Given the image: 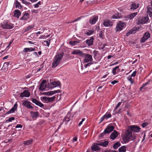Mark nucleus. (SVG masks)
<instances>
[{
    "mask_svg": "<svg viewBox=\"0 0 152 152\" xmlns=\"http://www.w3.org/2000/svg\"><path fill=\"white\" fill-rule=\"evenodd\" d=\"M129 129L128 128L126 132L124 137H123V140L125 142H128L129 140H134L136 138V136L134 134L130 131Z\"/></svg>",
    "mask_w": 152,
    "mask_h": 152,
    "instance_id": "obj_1",
    "label": "nucleus"
},
{
    "mask_svg": "<svg viewBox=\"0 0 152 152\" xmlns=\"http://www.w3.org/2000/svg\"><path fill=\"white\" fill-rule=\"evenodd\" d=\"M63 57V54L58 53L56 54L53 60L52 67L55 68L59 64Z\"/></svg>",
    "mask_w": 152,
    "mask_h": 152,
    "instance_id": "obj_2",
    "label": "nucleus"
},
{
    "mask_svg": "<svg viewBox=\"0 0 152 152\" xmlns=\"http://www.w3.org/2000/svg\"><path fill=\"white\" fill-rule=\"evenodd\" d=\"M56 98V96H54L51 97L46 96L41 97L40 98V99L43 103H48L53 102L55 100Z\"/></svg>",
    "mask_w": 152,
    "mask_h": 152,
    "instance_id": "obj_3",
    "label": "nucleus"
},
{
    "mask_svg": "<svg viewBox=\"0 0 152 152\" xmlns=\"http://www.w3.org/2000/svg\"><path fill=\"white\" fill-rule=\"evenodd\" d=\"M81 57L83 58V61L85 63H87L93 61L92 56L89 54L83 53Z\"/></svg>",
    "mask_w": 152,
    "mask_h": 152,
    "instance_id": "obj_4",
    "label": "nucleus"
},
{
    "mask_svg": "<svg viewBox=\"0 0 152 152\" xmlns=\"http://www.w3.org/2000/svg\"><path fill=\"white\" fill-rule=\"evenodd\" d=\"M126 24L125 23L121 21H120L117 25L116 26L115 28L116 32L119 31H121L123 28L125 27Z\"/></svg>",
    "mask_w": 152,
    "mask_h": 152,
    "instance_id": "obj_5",
    "label": "nucleus"
},
{
    "mask_svg": "<svg viewBox=\"0 0 152 152\" xmlns=\"http://www.w3.org/2000/svg\"><path fill=\"white\" fill-rule=\"evenodd\" d=\"M139 3L136 1H132L131 2L130 6V10H134L139 7Z\"/></svg>",
    "mask_w": 152,
    "mask_h": 152,
    "instance_id": "obj_6",
    "label": "nucleus"
},
{
    "mask_svg": "<svg viewBox=\"0 0 152 152\" xmlns=\"http://www.w3.org/2000/svg\"><path fill=\"white\" fill-rule=\"evenodd\" d=\"M128 128L130 131L135 132H139L140 130V128L139 126L135 125L131 126L129 127Z\"/></svg>",
    "mask_w": 152,
    "mask_h": 152,
    "instance_id": "obj_7",
    "label": "nucleus"
},
{
    "mask_svg": "<svg viewBox=\"0 0 152 152\" xmlns=\"http://www.w3.org/2000/svg\"><path fill=\"white\" fill-rule=\"evenodd\" d=\"M1 27L4 29H11L13 28L14 26L13 25L12 23H5L2 24Z\"/></svg>",
    "mask_w": 152,
    "mask_h": 152,
    "instance_id": "obj_8",
    "label": "nucleus"
},
{
    "mask_svg": "<svg viewBox=\"0 0 152 152\" xmlns=\"http://www.w3.org/2000/svg\"><path fill=\"white\" fill-rule=\"evenodd\" d=\"M150 37V34L148 32H146L143 36L142 37L141 39L140 42L142 43L144 42L146 40Z\"/></svg>",
    "mask_w": 152,
    "mask_h": 152,
    "instance_id": "obj_9",
    "label": "nucleus"
},
{
    "mask_svg": "<svg viewBox=\"0 0 152 152\" xmlns=\"http://www.w3.org/2000/svg\"><path fill=\"white\" fill-rule=\"evenodd\" d=\"M60 90H55L53 91H50L48 92H44L42 94L45 95L47 96H51L54 94L59 92Z\"/></svg>",
    "mask_w": 152,
    "mask_h": 152,
    "instance_id": "obj_10",
    "label": "nucleus"
},
{
    "mask_svg": "<svg viewBox=\"0 0 152 152\" xmlns=\"http://www.w3.org/2000/svg\"><path fill=\"white\" fill-rule=\"evenodd\" d=\"M31 103L30 102L26 100L23 101L22 105L26 107V108L29 109H33V107L30 104Z\"/></svg>",
    "mask_w": 152,
    "mask_h": 152,
    "instance_id": "obj_11",
    "label": "nucleus"
},
{
    "mask_svg": "<svg viewBox=\"0 0 152 152\" xmlns=\"http://www.w3.org/2000/svg\"><path fill=\"white\" fill-rule=\"evenodd\" d=\"M98 19V17L95 15L91 17L89 20V22L91 24H94L95 23Z\"/></svg>",
    "mask_w": 152,
    "mask_h": 152,
    "instance_id": "obj_12",
    "label": "nucleus"
},
{
    "mask_svg": "<svg viewBox=\"0 0 152 152\" xmlns=\"http://www.w3.org/2000/svg\"><path fill=\"white\" fill-rule=\"evenodd\" d=\"M83 53L80 50H74L72 52L71 54L73 55H78L82 56Z\"/></svg>",
    "mask_w": 152,
    "mask_h": 152,
    "instance_id": "obj_13",
    "label": "nucleus"
},
{
    "mask_svg": "<svg viewBox=\"0 0 152 152\" xmlns=\"http://www.w3.org/2000/svg\"><path fill=\"white\" fill-rule=\"evenodd\" d=\"M30 93L28 91L25 90L23 93L20 94V96L21 97H29L30 96Z\"/></svg>",
    "mask_w": 152,
    "mask_h": 152,
    "instance_id": "obj_14",
    "label": "nucleus"
},
{
    "mask_svg": "<svg viewBox=\"0 0 152 152\" xmlns=\"http://www.w3.org/2000/svg\"><path fill=\"white\" fill-rule=\"evenodd\" d=\"M31 101L33 103H35V104L40 107H44V105L42 103L36 99H32Z\"/></svg>",
    "mask_w": 152,
    "mask_h": 152,
    "instance_id": "obj_15",
    "label": "nucleus"
},
{
    "mask_svg": "<svg viewBox=\"0 0 152 152\" xmlns=\"http://www.w3.org/2000/svg\"><path fill=\"white\" fill-rule=\"evenodd\" d=\"M46 80H43L41 82L40 84V87L39 88V89L42 91H43L44 90L45 88H46Z\"/></svg>",
    "mask_w": 152,
    "mask_h": 152,
    "instance_id": "obj_16",
    "label": "nucleus"
},
{
    "mask_svg": "<svg viewBox=\"0 0 152 152\" xmlns=\"http://www.w3.org/2000/svg\"><path fill=\"white\" fill-rule=\"evenodd\" d=\"M114 129V128L113 126H107L104 132L105 134L109 133L112 131Z\"/></svg>",
    "mask_w": 152,
    "mask_h": 152,
    "instance_id": "obj_17",
    "label": "nucleus"
},
{
    "mask_svg": "<svg viewBox=\"0 0 152 152\" xmlns=\"http://www.w3.org/2000/svg\"><path fill=\"white\" fill-rule=\"evenodd\" d=\"M148 20V17L146 16L140 19L139 21V22L142 24H144L147 23Z\"/></svg>",
    "mask_w": 152,
    "mask_h": 152,
    "instance_id": "obj_18",
    "label": "nucleus"
},
{
    "mask_svg": "<svg viewBox=\"0 0 152 152\" xmlns=\"http://www.w3.org/2000/svg\"><path fill=\"white\" fill-rule=\"evenodd\" d=\"M103 24L104 26L108 27L112 26L113 25V23L112 22L110 21L109 20H106L104 21Z\"/></svg>",
    "mask_w": 152,
    "mask_h": 152,
    "instance_id": "obj_19",
    "label": "nucleus"
},
{
    "mask_svg": "<svg viewBox=\"0 0 152 152\" xmlns=\"http://www.w3.org/2000/svg\"><path fill=\"white\" fill-rule=\"evenodd\" d=\"M97 143H94L91 147V149L92 151H94L99 150V147Z\"/></svg>",
    "mask_w": 152,
    "mask_h": 152,
    "instance_id": "obj_20",
    "label": "nucleus"
},
{
    "mask_svg": "<svg viewBox=\"0 0 152 152\" xmlns=\"http://www.w3.org/2000/svg\"><path fill=\"white\" fill-rule=\"evenodd\" d=\"M118 134L117 132L115 130L110 135V138L113 140H114L118 136Z\"/></svg>",
    "mask_w": 152,
    "mask_h": 152,
    "instance_id": "obj_21",
    "label": "nucleus"
},
{
    "mask_svg": "<svg viewBox=\"0 0 152 152\" xmlns=\"http://www.w3.org/2000/svg\"><path fill=\"white\" fill-rule=\"evenodd\" d=\"M119 66H117L113 69L112 72L113 75H115L117 74L118 72H119L120 69H119Z\"/></svg>",
    "mask_w": 152,
    "mask_h": 152,
    "instance_id": "obj_22",
    "label": "nucleus"
},
{
    "mask_svg": "<svg viewBox=\"0 0 152 152\" xmlns=\"http://www.w3.org/2000/svg\"><path fill=\"white\" fill-rule=\"evenodd\" d=\"M94 38L91 37L90 39L86 40V43L88 46L92 45L93 44Z\"/></svg>",
    "mask_w": 152,
    "mask_h": 152,
    "instance_id": "obj_23",
    "label": "nucleus"
},
{
    "mask_svg": "<svg viewBox=\"0 0 152 152\" xmlns=\"http://www.w3.org/2000/svg\"><path fill=\"white\" fill-rule=\"evenodd\" d=\"M137 14V12L130 14L127 16V18L130 20L132 19Z\"/></svg>",
    "mask_w": 152,
    "mask_h": 152,
    "instance_id": "obj_24",
    "label": "nucleus"
},
{
    "mask_svg": "<svg viewBox=\"0 0 152 152\" xmlns=\"http://www.w3.org/2000/svg\"><path fill=\"white\" fill-rule=\"evenodd\" d=\"M53 86V87H56L60 85V82L59 81H54L50 83Z\"/></svg>",
    "mask_w": 152,
    "mask_h": 152,
    "instance_id": "obj_25",
    "label": "nucleus"
},
{
    "mask_svg": "<svg viewBox=\"0 0 152 152\" xmlns=\"http://www.w3.org/2000/svg\"><path fill=\"white\" fill-rule=\"evenodd\" d=\"M108 144V142L107 141H104V142H97V144L99 145L103 146L104 147L107 146Z\"/></svg>",
    "mask_w": 152,
    "mask_h": 152,
    "instance_id": "obj_26",
    "label": "nucleus"
},
{
    "mask_svg": "<svg viewBox=\"0 0 152 152\" xmlns=\"http://www.w3.org/2000/svg\"><path fill=\"white\" fill-rule=\"evenodd\" d=\"M17 108V104H14V107H12L10 110L8 111L7 113L8 114L12 113L14 112L15 110V109Z\"/></svg>",
    "mask_w": 152,
    "mask_h": 152,
    "instance_id": "obj_27",
    "label": "nucleus"
},
{
    "mask_svg": "<svg viewBox=\"0 0 152 152\" xmlns=\"http://www.w3.org/2000/svg\"><path fill=\"white\" fill-rule=\"evenodd\" d=\"M21 14V13L20 11L18 10H15L14 12V16L18 18L20 16Z\"/></svg>",
    "mask_w": 152,
    "mask_h": 152,
    "instance_id": "obj_28",
    "label": "nucleus"
},
{
    "mask_svg": "<svg viewBox=\"0 0 152 152\" xmlns=\"http://www.w3.org/2000/svg\"><path fill=\"white\" fill-rule=\"evenodd\" d=\"M31 115L33 118H35L37 117L39 115V113L38 112H31Z\"/></svg>",
    "mask_w": 152,
    "mask_h": 152,
    "instance_id": "obj_29",
    "label": "nucleus"
},
{
    "mask_svg": "<svg viewBox=\"0 0 152 152\" xmlns=\"http://www.w3.org/2000/svg\"><path fill=\"white\" fill-rule=\"evenodd\" d=\"M9 62H7L4 63L2 67V69L4 71L7 70L8 69V66L9 65Z\"/></svg>",
    "mask_w": 152,
    "mask_h": 152,
    "instance_id": "obj_30",
    "label": "nucleus"
},
{
    "mask_svg": "<svg viewBox=\"0 0 152 152\" xmlns=\"http://www.w3.org/2000/svg\"><path fill=\"white\" fill-rule=\"evenodd\" d=\"M29 17V14L28 13H25L23 16L22 17L21 20H24L26 21L28 18Z\"/></svg>",
    "mask_w": 152,
    "mask_h": 152,
    "instance_id": "obj_31",
    "label": "nucleus"
},
{
    "mask_svg": "<svg viewBox=\"0 0 152 152\" xmlns=\"http://www.w3.org/2000/svg\"><path fill=\"white\" fill-rule=\"evenodd\" d=\"M33 141V140L32 139H30L24 141L23 142V143L25 145H28L31 144L32 143Z\"/></svg>",
    "mask_w": 152,
    "mask_h": 152,
    "instance_id": "obj_32",
    "label": "nucleus"
},
{
    "mask_svg": "<svg viewBox=\"0 0 152 152\" xmlns=\"http://www.w3.org/2000/svg\"><path fill=\"white\" fill-rule=\"evenodd\" d=\"M148 12L149 14L150 17H152V12L151 11V7L150 6H148L147 7Z\"/></svg>",
    "mask_w": 152,
    "mask_h": 152,
    "instance_id": "obj_33",
    "label": "nucleus"
},
{
    "mask_svg": "<svg viewBox=\"0 0 152 152\" xmlns=\"http://www.w3.org/2000/svg\"><path fill=\"white\" fill-rule=\"evenodd\" d=\"M118 150L120 152H125L126 151V147L125 146L121 147L119 148Z\"/></svg>",
    "mask_w": 152,
    "mask_h": 152,
    "instance_id": "obj_34",
    "label": "nucleus"
},
{
    "mask_svg": "<svg viewBox=\"0 0 152 152\" xmlns=\"http://www.w3.org/2000/svg\"><path fill=\"white\" fill-rule=\"evenodd\" d=\"M94 31L93 30H88L86 31V34L90 35L93 34Z\"/></svg>",
    "mask_w": 152,
    "mask_h": 152,
    "instance_id": "obj_35",
    "label": "nucleus"
},
{
    "mask_svg": "<svg viewBox=\"0 0 152 152\" xmlns=\"http://www.w3.org/2000/svg\"><path fill=\"white\" fill-rule=\"evenodd\" d=\"M42 1H39L37 4H34L33 5L34 7V8H38L39 7V6L42 5Z\"/></svg>",
    "mask_w": 152,
    "mask_h": 152,
    "instance_id": "obj_36",
    "label": "nucleus"
},
{
    "mask_svg": "<svg viewBox=\"0 0 152 152\" xmlns=\"http://www.w3.org/2000/svg\"><path fill=\"white\" fill-rule=\"evenodd\" d=\"M121 146V144L119 142H117L115 143L113 146L114 149H117L118 147Z\"/></svg>",
    "mask_w": 152,
    "mask_h": 152,
    "instance_id": "obj_37",
    "label": "nucleus"
},
{
    "mask_svg": "<svg viewBox=\"0 0 152 152\" xmlns=\"http://www.w3.org/2000/svg\"><path fill=\"white\" fill-rule=\"evenodd\" d=\"M15 1H16L15 3L16 7L19 8V7H20V8H21V6L20 3L17 0H15Z\"/></svg>",
    "mask_w": 152,
    "mask_h": 152,
    "instance_id": "obj_38",
    "label": "nucleus"
},
{
    "mask_svg": "<svg viewBox=\"0 0 152 152\" xmlns=\"http://www.w3.org/2000/svg\"><path fill=\"white\" fill-rule=\"evenodd\" d=\"M80 42V41H70L69 42L70 44L74 45L77 44V43H79Z\"/></svg>",
    "mask_w": 152,
    "mask_h": 152,
    "instance_id": "obj_39",
    "label": "nucleus"
},
{
    "mask_svg": "<svg viewBox=\"0 0 152 152\" xmlns=\"http://www.w3.org/2000/svg\"><path fill=\"white\" fill-rule=\"evenodd\" d=\"M127 79L130 82L131 84H132L133 83L134 81V80L132 78L131 76H129L127 77Z\"/></svg>",
    "mask_w": 152,
    "mask_h": 152,
    "instance_id": "obj_40",
    "label": "nucleus"
},
{
    "mask_svg": "<svg viewBox=\"0 0 152 152\" xmlns=\"http://www.w3.org/2000/svg\"><path fill=\"white\" fill-rule=\"evenodd\" d=\"M33 26H29L27 28H25L24 30V31L26 32L27 31L29 30H30L31 28H33Z\"/></svg>",
    "mask_w": 152,
    "mask_h": 152,
    "instance_id": "obj_41",
    "label": "nucleus"
},
{
    "mask_svg": "<svg viewBox=\"0 0 152 152\" xmlns=\"http://www.w3.org/2000/svg\"><path fill=\"white\" fill-rule=\"evenodd\" d=\"M104 116H105V118L107 119L110 118L111 116V115L110 113H109L108 114H106L104 115Z\"/></svg>",
    "mask_w": 152,
    "mask_h": 152,
    "instance_id": "obj_42",
    "label": "nucleus"
},
{
    "mask_svg": "<svg viewBox=\"0 0 152 152\" xmlns=\"http://www.w3.org/2000/svg\"><path fill=\"white\" fill-rule=\"evenodd\" d=\"M23 52L25 53H27L30 52L29 48H24Z\"/></svg>",
    "mask_w": 152,
    "mask_h": 152,
    "instance_id": "obj_43",
    "label": "nucleus"
},
{
    "mask_svg": "<svg viewBox=\"0 0 152 152\" xmlns=\"http://www.w3.org/2000/svg\"><path fill=\"white\" fill-rule=\"evenodd\" d=\"M136 71H134L133 72V73L131 74V75H130L129 76H131V77H134L136 75Z\"/></svg>",
    "mask_w": 152,
    "mask_h": 152,
    "instance_id": "obj_44",
    "label": "nucleus"
},
{
    "mask_svg": "<svg viewBox=\"0 0 152 152\" xmlns=\"http://www.w3.org/2000/svg\"><path fill=\"white\" fill-rule=\"evenodd\" d=\"M37 47H35L34 48H29L30 52H31L34 51L36 50V48H37Z\"/></svg>",
    "mask_w": 152,
    "mask_h": 152,
    "instance_id": "obj_45",
    "label": "nucleus"
},
{
    "mask_svg": "<svg viewBox=\"0 0 152 152\" xmlns=\"http://www.w3.org/2000/svg\"><path fill=\"white\" fill-rule=\"evenodd\" d=\"M44 42H45L46 43V44L47 46L48 47L50 43V40H49L48 41H44Z\"/></svg>",
    "mask_w": 152,
    "mask_h": 152,
    "instance_id": "obj_46",
    "label": "nucleus"
},
{
    "mask_svg": "<svg viewBox=\"0 0 152 152\" xmlns=\"http://www.w3.org/2000/svg\"><path fill=\"white\" fill-rule=\"evenodd\" d=\"M15 119V118L14 117H11L10 118H8V119L7 120V121H9V122H11L13 120Z\"/></svg>",
    "mask_w": 152,
    "mask_h": 152,
    "instance_id": "obj_47",
    "label": "nucleus"
},
{
    "mask_svg": "<svg viewBox=\"0 0 152 152\" xmlns=\"http://www.w3.org/2000/svg\"><path fill=\"white\" fill-rule=\"evenodd\" d=\"M148 124L147 123H144L142 124V127L144 128L146 127L147 126Z\"/></svg>",
    "mask_w": 152,
    "mask_h": 152,
    "instance_id": "obj_48",
    "label": "nucleus"
},
{
    "mask_svg": "<svg viewBox=\"0 0 152 152\" xmlns=\"http://www.w3.org/2000/svg\"><path fill=\"white\" fill-rule=\"evenodd\" d=\"M112 18L113 19H117L119 18L120 17L119 16H118L117 15H114L112 16Z\"/></svg>",
    "mask_w": 152,
    "mask_h": 152,
    "instance_id": "obj_49",
    "label": "nucleus"
},
{
    "mask_svg": "<svg viewBox=\"0 0 152 152\" xmlns=\"http://www.w3.org/2000/svg\"><path fill=\"white\" fill-rule=\"evenodd\" d=\"M149 82H147L145 83H144L143 85V86H142L141 87V89L142 88H143V87L144 86H147L148 84L149 83Z\"/></svg>",
    "mask_w": 152,
    "mask_h": 152,
    "instance_id": "obj_50",
    "label": "nucleus"
},
{
    "mask_svg": "<svg viewBox=\"0 0 152 152\" xmlns=\"http://www.w3.org/2000/svg\"><path fill=\"white\" fill-rule=\"evenodd\" d=\"M133 33V32L132 31V30H130L129 32H128L126 34V35L127 36H128L130 34H132Z\"/></svg>",
    "mask_w": 152,
    "mask_h": 152,
    "instance_id": "obj_51",
    "label": "nucleus"
},
{
    "mask_svg": "<svg viewBox=\"0 0 152 152\" xmlns=\"http://www.w3.org/2000/svg\"><path fill=\"white\" fill-rule=\"evenodd\" d=\"M85 118H83L82 119V121L79 123L78 125L79 126H80V125L82 124L83 122L85 121Z\"/></svg>",
    "mask_w": 152,
    "mask_h": 152,
    "instance_id": "obj_52",
    "label": "nucleus"
},
{
    "mask_svg": "<svg viewBox=\"0 0 152 152\" xmlns=\"http://www.w3.org/2000/svg\"><path fill=\"white\" fill-rule=\"evenodd\" d=\"M31 12L33 13H38V10H37L33 9L31 10Z\"/></svg>",
    "mask_w": 152,
    "mask_h": 152,
    "instance_id": "obj_53",
    "label": "nucleus"
},
{
    "mask_svg": "<svg viewBox=\"0 0 152 152\" xmlns=\"http://www.w3.org/2000/svg\"><path fill=\"white\" fill-rule=\"evenodd\" d=\"M46 38V37L45 35H41L39 38V39H45Z\"/></svg>",
    "mask_w": 152,
    "mask_h": 152,
    "instance_id": "obj_54",
    "label": "nucleus"
},
{
    "mask_svg": "<svg viewBox=\"0 0 152 152\" xmlns=\"http://www.w3.org/2000/svg\"><path fill=\"white\" fill-rule=\"evenodd\" d=\"M77 137H75L73 138V140H72V142H74L75 141H76L77 140Z\"/></svg>",
    "mask_w": 152,
    "mask_h": 152,
    "instance_id": "obj_55",
    "label": "nucleus"
},
{
    "mask_svg": "<svg viewBox=\"0 0 152 152\" xmlns=\"http://www.w3.org/2000/svg\"><path fill=\"white\" fill-rule=\"evenodd\" d=\"M105 118V116H104V115L102 117L101 119H100V120H101V121L100 122V123L102 122L104 120V119Z\"/></svg>",
    "mask_w": 152,
    "mask_h": 152,
    "instance_id": "obj_56",
    "label": "nucleus"
},
{
    "mask_svg": "<svg viewBox=\"0 0 152 152\" xmlns=\"http://www.w3.org/2000/svg\"><path fill=\"white\" fill-rule=\"evenodd\" d=\"M118 81L116 80H114L113 81H112V82H111V83L112 84L114 85L115 84L118 83Z\"/></svg>",
    "mask_w": 152,
    "mask_h": 152,
    "instance_id": "obj_57",
    "label": "nucleus"
},
{
    "mask_svg": "<svg viewBox=\"0 0 152 152\" xmlns=\"http://www.w3.org/2000/svg\"><path fill=\"white\" fill-rule=\"evenodd\" d=\"M43 33V31H39L37 33H35L34 34H36L37 36L38 35V34H42Z\"/></svg>",
    "mask_w": 152,
    "mask_h": 152,
    "instance_id": "obj_58",
    "label": "nucleus"
},
{
    "mask_svg": "<svg viewBox=\"0 0 152 152\" xmlns=\"http://www.w3.org/2000/svg\"><path fill=\"white\" fill-rule=\"evenodd\" d=\"M22 126L21 124H19L17 125L15 127L16 128H22Z\"/></svg>",
    "mask_w": 152,
    "mask_h": 152,
    "instance_id": "obj_59",
    "label": "nucleus"
},
{
    "mask_svg": "<svg viewBox=\"0 0 152 152\" xmlns=\"http://www.w3.org/2000/svg\"><path fill=\"white\" fill-rule=\"evenodd\" d=\"M121 104V102H119L118 104L116 107L115 108V110L116 109L120 106V105Z\"/></svg>",
    "mask_w": 152,
    "mask_h": 152,
    "instance_id": "obj_60",
    "label": "nucleus"
},
{
    "mask_svg": "<svg viewBox=\"0 0 152 152\" xmlns=\"http://www.w3.org/2000/svg\"><path fill=\"white\" fill-rule=\"evenodd\" d=\"M92 64L90 63H88L87 64L85 65L84 67L85 68H86L88 66H89L91 64Z\"/></svg>",
    "mask_w": 152,
    "mask_h": 152,
    "instance_id": "obj_61",
    "label": "nucleus"
},
{
    "mask_svg": "<svg viewBox=\"0 0 152 152\" xmlns=\"http://www.w3.org/2000/svg\"><path fill=\"white\" fill-rule=\"evenodd\" d=\"M103 86H99L97 89V91L98 92H100V91H99V89H101L103 87Z\"/></svg>",
    "mask_w": 152,
    "mask_h": 152,
    "instance_id": "obj_62",
    "label": "nucleus"
},
{
    "mask_svg": "<svg viewBox=\"0 0 152 152\" xmlns=\"http://www.w3.org/2000/svg\"><path fill=\"white\" fill-rule=\"evenodd\" d=\"M80 18L78 17L77 19H76L75 20L72 21V22L73 23V22H75L78 21V20H80Z\"/></svg>",
    "mask_w": 152,
    "mask_h": 152,
    "instance_id": "obj_63",
    "label": "nucleus"
},
{
    "mask_svg": "<svg viewBox=\"0 0 152 152\" xmlns=\"http://www.w3.org/2000/svg\"><path fill=\"white\" fill-rule=\"evenodd\" d=\"M24 4L27 5H29L30 4V3L27 1H26Z\"/></svg>",
    "mask_w": 152,
    "mask_h": 152,
    "instance_id": "obj_64",
    "label": "nucleus"
}]
</instances>
